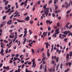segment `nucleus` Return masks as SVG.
Returning a JSON list of instances; mask_svg holds the SVG:
<instances>
[{
	"mask_svg": "<svg viewBox=\"0 0 72 72\" xmlns=\"http://www.w3.org/2000/svg\"><path fill=\"white\" fill-rule=\"evenodd\" d=\"M12 62H13V61L12 60H10L9 63H12Z\"/></svg>",
	"mask_w": 72,
	"mask_h": 72,
	"instance_id": "nucleus-57",
	"label": "nucleus"
},
{
	"mask_svg": "<svg viewBox=\"0 0 72 72\" xmlns=\"http://www.w3.org/2000/svg\"><path fill=\"white\" fill-rule=\"evenodd\" d=\"M43 64H46V62H45V60H44V61H43Z\"/></svg>",
	"mask_w": 72,
	"mask_h": 72,
	"instance_id": "nucleus-53",
	"label": "nucleus"
},
{
	"mask_svg": "<svg viewBox=\"0 0 72 72\" xmlns=\"http://www.w3.org/2000/svg\"><path fill=\"white\" fill-rule=\"evenodd\" d=\"M4 49H3V48H1V51L0 52V54H1L2 55H4Z\"/></svg>",
	"mask_w": 72,
	"mask_h": 72,
	"instance_id": "nucleus-1",
	"label": "nucleus"
},
{
	"mask_svg": "<svg viewBox=\"0 0 72 72\" xmlns=\"http://www.w3.org/2000/svg\"><path fill=\"white\" fill-rule=\"evenodd\" d=\"M24 2H22L20 4V5H21V6H22V5H24Z\"/></svg>",
	"mask_w": 72,
	"mask_h": 72,
	"instance_id": "nucleus-28",
	"label": "nucleus"
},
{
	"mask_svg": "<svg viewBox=\"0 0 72 72\" xmlns=\"http://www.w3.org/2000/svg\"><path fill=\"white\" fill-rule=\"evenodd\" d=\"M59 37H60V39H61V38H62V34H60L59 35Z\"/></svg>",
	"mask_w": 72,
	"mask_h": 72,
	"instance_id": "nucleus-42",
	"label": "nucleus"
},
{
	"mask_svg": "<svg viewBox=\"0 0 72 72\" xmlns=\"http://www.w3.org/2000/svg\"><path fill=\"white\" fill-rule=\"evenodd\" d=\"M14 10H12L10 11L9 12L10 13H12V12H14Z\"/></svg>",
	"mask_w": 72,
	"mask_h": 72,
	"instance_id": "nucleus-59",
	"label": "nucleus"
},
{
	"mask_svg": "<svg viewBox=\"0 0 72 72\" xmlns=\"http://www.w3.org/2000/svg\"><path fill=\"white\" fill-rule=\"evenodd\" d=\"M4 41L5 43H8V41H7L6 40H4Z\"/></svg>",
	"mask_w": 72,
	"mask_h": 72,
	"instance_id": "nucleus-45",
	"label": "nucleus"
},
{
	"mask_svg": "<svg viewBox=\"0 0 72 72\" xmlns=\"http://www.w3.org/2000/svg\"><path fill=\"white\" fill-rule=\"evenodd\" d=\"M45 54H44V53H43L42 57H43V58H44V56H45Z\"/></svg>",
	"mask_w": 72,
	"mask_h": 72,
	"instance_id": "nucleus-49",
	"label": "nucleus"
},
{
	"mask_svg": "<svg viewBox=\"0 0 72 72\" xmlns=\"http://www.w3.org/2000/svg\"><path fill=\"white\" fill-rule=\"evenodd\" d=\"M14 35H13L12 36L11 35H10V39L14 38Z\"/></svg>",
	"mask_w": 72,
	"mask_h": 72,
	"instance_id": "nucleus-14",
	"label": "nucleus"
},
{
	"mask_svg": "<svg viewBox=\"0 0 72 72\" xmlns=\"http://www.w3.org/2000/svg\"><path fill=\"white\" fill-rule=\"evenodd\" d=\"M12 57H14V56H15V54H12Z\"/></svg>",
	"mask_w": 72,
	"mask_h": 72,
	"instance_id": "nucleus-62",
	"label": "nucleus"
},
{
	"mask_svg": "<svg viewBox=\"0 0 72 72\" xmlns=\"http://www.w3.org/2000/svg\"><path fill=\"white\" fill-rule=\"evenodd\" d=\"M30 24H32V23H33V21L32 20H30Z\"/></svg>",
	"mask_w": 72,
	"mask_h": 72,
	"instance_id": "nucleus-39",
	"label": "nucleus"
},
{
	"mask_svg": "<svg viewBox=\"0 0 72 72\" xmlns=\"http://www.w3.org/2000/svg\"><path fill=\"white\" fill-rule=\"evenodd\" d=\"M3 68L4 69H6V67L5 66H3Z\"/></svg>",
	"mask_w": 72,
	"mask_h": 72,
	"instance_id": "nucleus-60",
	"label": "nucleus"
},
{
	"mask_svg": "<svg viewBox=\"0 0 72 72\" xmlns=\"http://www.w3.org/2000/svg\"><path fill=\"white\" fill-rule=\"evenodd\" d=\"M49 43L47 42V43H45V44L46 45V48H49V47L48 46V44Z\"/></svg>",
	"mask_w": 72,
	"mask_h": 72,
	"instance_id": "nucleus-8",
	"label": "nucleus"
},
{
	"mask_svg": "<svg viewBox=\"0 0 72 72\" xmlns=\"http://www.w3.org/2000/svg\"><path fill=\"white\" fill-rule=\"evenodd\" d=\"M69 31H66L65 32H64V33L65 34V35H67V34H68V33H69Z\"/></svg>",
	"mask_w": 72,
	"mask_h": 72,
	"instance_id": "nucleus-5",
	"label": "nucleus"
},
{
	"mask_svg": "<svg viewBox=\"0 0 72 72\" xmlns=\"http://www.w3.org/2000/svg\"><path fill=\"white\" fill-rule=\"evenodd\" d=\"M31 50L33 54V55H35V51H34V50L33 49H32Z\"/></svg>",
	"mask_w": 72,
	"mask_h": 72,
	"instance_id": "nucleus-11",
	"label": "nucleus"
},
{
	"mask_svg": "<svg viewBox=\"0 0 72 72\" xmlns=\"http://www.w3.org/2000/svg\"><path fill=\"white\" fill-rule=\"evenodd\" d=\"M67 40H68V39L67 38H65L64 41H65V42H67Z\"/></svg>",
	"mask_w": 72,
	"mask_h": 72,
	"instance_id": "nucleus-16",
	"label": "nucleus"
},
{
	"mask_svg": "<svg viewBox=\"0 0 72 72\" xmlns=\"http://www.w3.org/2000/svg\"><path fill=\"white\" fill-rule=\"evenodd\" d=\"M13 27H14V25H12L10 27L11 28H13Z\"/></svg>",
	"mask_w": 72,
	"mask_h": 72,
	"instance_id": "nucleus-63",
	"label": "nucleus"
},
{
	"mask_svg": "<svg viewBox=\"0 0 72 72\" xmlns=\"http://www.w3.org/2000/svg\"><path fill=\"white\" fill-rule=\"evenodd\" d=\"M50 10L51 12H53V11H52V9H51V7H50Z\"/></svg>",
	"mask_w": 72,
	"mask_h": 72,
	"instance_id": "nucleus-50",
	"label": "nucleus"
},
{
	"mask_svg": "<svg viewBox=\"0 0 72 72\" xmlns=\"http://www.w3.org/2000/svg\"><path fill=\"white\" fill-rule=\"evenodd\" d=\"M24 21L26 20V21H29L30 20V17L29 16H28L25 19H24Z\"/></svg>",
	"mask_w": 72,
	"mask_h": 72,
	"instance_id": "nucleus-6",
	"label": "nucleus"
},
{
	"mask_svg": "<svg viewBox=\"0 0 72 72\" xmlns=\"http://www.w3.org/2000/svg\"><path fill=\"white\" fill-rule=\"evenodd\" d=\"M6 15L4 16L3 17V20L5 19L6 18Z\"/></svg>",
	"mask_w": 72,
	"mask_h": 72,
	"instance_id": "nucleus-22",
	"label": "nucleus"
},
{
	"mask_svg": "<svg viewBox=\"0 0 72 72\" xmlns=\"http://www.w3.org/2000/svg\"><path fill=\"white\" fill-rule=\"evenodd\" d=\"M51 30V28L50 27V26H49L48 28V31H50Z\"/></svg>",
	"mask_w": 72,
	"mask_h": 72,
	"instance_id": "nucleus-34",
	"label": "nucleus"
},
{
	"mask_svg": "<svg viewBox=\"0 0 72 72\" xmlns=\"http://www.w3.org/2000/svg\"><path fill=\"white\" fill-rule=\"evenodd\" d=\"M5 24H1V26H0V27H2Z\"/></svg>",
	"mask_w": 72,
	"mask_h": 72,
	"instance_id": "nucleus-44",
	"label": "nucleus"
},
{
	"mask_svg": "<svg viewBox=\"0 0 72 72\" xmlns=\"http://www.w3.org/2000/svg\"><path fill=\"white\" fill-rule=\"evenodd\" d=\"M15 5H16V8H18V6L17 5H18V3H15Z\"/></svg>",
	"mask_w": 72,
	"mask_h": 72,
	"instance_id": "nucleus-27",
	"label": "nucleus"
},
{
	"mask_svg": "<svg viewBox=\"0 0 72 72\" xmlns=\"http://www.w3.org/2000/svg\"><path fill=\"white\" fill-rule=\"evenodd\" d=\"M47 56H48V57H50V53H49L48 51L47 52Z\"/></svg>",
	"mask_w": 72,
	"mask_h": 72,
	"instance_id": "nucleus-25",
	"label": "nucleus"
},
{
	"mask_svg": "<svg viewBox=\"0 0 72 72\" xmlns=\"http://www.w3.org/2000/svg\"><path fill=\"white\" fill-rule=\"evenodd\" d=\"M24 39V40L23 42L22 43V44H24V45L25 44V42H26V41L27 40V39L26 38Z\"/></svg>",
	"mask_w": 72,
	"mask_h": 72,
	"instance_id": "nucleus-7",
	"label": "nucleus"
},
{
	"mask_svg": "<svg viewBox=\"0 0 72 72\" xmlns=\"http://www.w3.org/2000/svg\"><path fill=\"white\" fill-rule=\"evenodd\" d=\"M69 24V22H68L67 24L65 26V27H66V28H69V26L68 25Z\"/></svg>",
	"mask_w": 72,
	"mask_h": 72,
	"instance_id": "nucleus-3",
	"label": "nucleus"
},
{
	"mask_svg": "<svg viewBox=\"0 0 72 72\" xmlns=\"http://www.w3.org/2000/svg\"><path fill=\"white\" fill-rule=\"evenodd\" d=\"M52 16L53 17H55V14H54V13H53L52 14Z\"/></svg>",
	"mask_w": 72,
	"mask_h": 72,
	"instance_id": "nucleus-41",
	"label": "nucleus"
},
{
	"mask_svg": "<svg viewBox=\"0 0 72 72\" xmlns=\"http://www.w3.org/2000/svg\"><path fill=\"white\" fill-rule=\"evenodd\" d=\"M12 20H9L7 22V24H12Z\"/></svg>",
	"mask_w": 72,
	"mask_h": 72,
	"instance_id": "nucleus-4",
	"label": "nucleus"
},
{
	"mask_svg": "<svg viewBox=\"0 0 72 72\" xmlns=\"http://www.w3.org/2000/svg\"><path fill=\"white\" fill-rule=\"evenodd\" d=\"M6 70L7 71L8 70H9V69H10V68H9V66H7L6 67Z\"/></svg>",
	"mask_w": 72,
	"mask_h": 72,
	"instance_id": "nucleus-23",
	"label": "nucleus"
},
{
	"mask_svg": "<svg viewBox=\"0 0 72 72\" xmlns=\"http://www.w3.org/2000/svg\"><path fill=\"white\" fill-rule=\"evenodd\" d=\"M47 71V69L46 68V66H45V68L44 69V72H46Z\"/></svg>",
	"mask_w": 72,
	"mask_h": 72,
	"instance_id": "nucleus-24",
	"label": "nucleus"
},
{
	"mask_svg": "<svg viewBox=\"0 0 72 72\" xmlns=\"http://www.w3.org/2000/svg\"><path fill=\"white\" fill-rule=\"evenodd\" d=\"M54 31V29H53L51 31V33H53Z\"/></svg>",
	"mask_w": 72,
	"mask_h": 72,
	"instance_id": "nucleus-61",
	"label": "nucleus"
},
{
	"mask_svg": "<svg viewBox=\"0 0 72 72\" xmlns=\"http://www.w3.org/2000/svg\"><path fill=\"white\" fill-rule=\"evenodd\" d=\"M9 3V1H7L5 2V5H7V4Z\"/></svg>",
	"mask_w": 72,
	"mask_h": 72,
	"instance_id": "nucleus-15",
	"label": "nucleus"
},
{
	"mask_svg": "<svg viewBox=\"0 0 72 72\" xmlns=\"http://www.w3.org/2000/svg\"><path fill=\"white\" fill-rule=\"evenodd\" d=\"M43 66V65H42V64L40 66V69H42V66Z\"/></svg>",
	"mask_w": 72,
	"mask_h": 72,
	"instance_id": "nucleus-36",
	"label": "nucleus"
},
{
	"mask_svg": "<svg viewBox=\"0 0 72 72\" xmlns=\"http://www.w3.org/2000/svg\"><path fill=\"white\" fill-rule=\"evenodd\" d=\"M58 59H59V58L57 57L56 58V61L57 63L58 62Z\"/></svg>",
	"mask_w": 72,
	"mask_h": 72,
	"instance_id": "nucleus-32",
	"label": "nucleus"
},
{
	"mask_svg": "<svg viewBox=\"0 0 72 72\" xmlns=\"http://www.w3.org/2000/svg\"><path fill=\"white\" fill-rule=\"evenodd\" d=\"M60 32H56L54 34H53L52 36V37H54V36L55 35H57V34H58V33H59Z\"/></svg>",
	"mask_w": 72,
	"mask_h": 72,
	"instance_id": "nucleus-10",
	"label": "nucleus"
},
{
	"mask_svg": "<svg viewBox=\"0 0 72 72\" xmlns=\"http://www.w3.org/2000/svg\"><path fill=\"white\" fill-rule=\"evenodd\" d=\"M18 58H15L14 57V59L13 60V61H15V60H16Z\"/></svg>",
	"mask_w": 72,
	"mask_h": 72,
	"instance_id": "nucleus-31",
	"label": "nucleus"
},
{
	"mask_svg": "<svg viewBox=\"0 0 72 72\" xmlns=\"http://www.w3.org/2000/svg\"><path fill=\"white\" fill-rule=\"evenodd\" d=\"M36 64H35V61H34L33 63V65L32 66V67L33 68H35L36 67Z\"/></svg>",
	"mask_w": 72,
	"mask_h": 72,
	"instance_id": "nucleus-2",
	"label": "nucleus"
},
{
	"mask_svg": "<svg viewBox=\"0 0 72 72\" xmlns=\"http://www.w3.org/2000/svg\"><path fill=\"white\" fill-rule=\"evenodd\" d=\"M29 32H30L29 33L30 35H31L32 33V32L30 30H29Z\"/></svg>",
	"mask_w": 72,
	"mask_h": 72,
	"instance_id": "nucleus-33",
	"label": "nucleus"
},
{
	"mask_svg": "<svg viewBox=\"0 0 72 72\" xmlns=\"http://www.w3.org/2000/svg\"><path fill=\"white\" fill-rule=\"evenodd\" d=\"M69 55L70 57H72V54L71 53V52H70L69 53Z\"/></svg>",
	"mask_w": 72,
	"mask_h": 72,
	"instance_id": "nucleus-37",
	"label": "nucleus"
},
{
	"mask_svg": "<svg viewBox=\"0 0 72 72\" xmlns=\"http://www.w3.org/2000/svg\"><path fill=\"white\" fill-rule=\"evenodd\" d=\"M70 35H71V36H72V33H71L70 31H69V34H68V36H70Z\"/></svg>",
	"mask_w": 72,
	"mask_h": 72,
	"instance_id": "nucleus-9",
	"label": "nucleus"
},
{
	"mask_svg": "<svg viewBox=\"0 0 72 72\" xmlns=\"http://www.w3.org/2000/svg\"><path fill=\"white\" fill-rule=\"evenodd\" d=\"M71 10H69L68 11H67V14H68L69 13H70V12H71Z\"/></svg>",
	"mask_w": 72,
	"mask_h": 72,
	"instance_id": "nucleus-21",
	"label": "nucleus"
},
{
	"mask_svg": "<svg viewBox=\"0 0 72 72\" xmlns=\"http://www.w3.org/2000/svg\"><path fill=\"white\" fill-rule=\"evenodd\" d=\"M16 37H15V38L13 40V42H14V44H15V39H16Z\"/></svg>",
	"mask_w": 72,
	"mask_h": 72,
	"instance_id": "nucleus-30",
	"label": "nucleus"
},
{
	"mask_svg": "<svg viewBox=\"0 0 72 72\" xmlns=\"http://www.w3.org/2000/svg\"><path fill=\"white\" fill-rule=\"evenodd\" d=\"M45 10H49V8H46V9H45Z\"/></svg>",
	"mask_w": 72,
	"mask_h": 72,
	"instance_id": "nucleus-56",
	"label": "nucleus"
},
{
	"mask_svg": "<svg viewBox=\"0 0 72 72\" xmlns=\"http://www.w3.org/2000/svg\"><path fill=\"white\" fill-rule=\"evenodd\" d=\"M18 13H17L16 15H15L14 16V17H16L18 15Z\"/></svg>",
	"mask_w": 72,
	"mask_h": 72,
	"instance_id": "nucleus-51",
	"label": "nucleus"
},
{
	"mask_svg": "<svg viewBox=\"0 0 72 72\" xmlns=\"http://www.w3.org/2000/svg\"><path fill=\"white\" fill-rule=\"evenodd\" d=\"M68 64L69 65V67H70L72 65V63L69 62V63H68Z\"/></svg>",
	"mask_w": 72,
	"mask_h": 72,
	"instance_id": "nucleus-26",
	"label": "nucleus"
},
{
	"mask_svg": "<svg viewBox=\"0 0 72 72\" xmlns=\"http://www.w3.org/2000/svg\"><path fill=\"white\" fill-rule=\"evenodd\" d=\"M62 17H58V19H59V20H60V19H61V18Z\"/></svg>",
	"mask_w": 72,
	"mask_h": 72,
	"instance_id": "nucleus-64",
	"label": "nucleus"
},
{
	"mask_svg": "<svg viewBox=\"0 0 72 72\" xmlns=\"http://www.w3.org/2000/svg\"><path fill=\"white\" fill-rule=\"evenodd\" d=\"M26 35H27V34H24L23 36V38H24L26 36Z\"/></svg>",
	"mask_w": 72,
	"mask_h": 72,
	"instance_id": "nucleus-48",
	"label": "nucleus"
},
{
	"mask_svg": "<svg viewBox=\"0 0 72 72\" xmlns=\"http://www.w3.org/2000/svg\"><path fill=\"white\" fill-rule=\"evenodd\" d=\"M52 2V0H50V1H49V5H50V3H51Z\"/></svg>",
	"mask_w": 72,
	"mask_h": 72,
	"instance_id": "nucleus-38",
	"label": "nucleus"
},
{
	"mask_svg": "<svg viewBox=\"0 0 72 72\" xmlns=\"http://www.w3.org/2000/svg\"><path fill=\"white\" fill-rule=\"evenodd\" d=\"M25 66V65H24V64H23L22 65V68H23Z\"/></svg>",
	"mask_w": 72,
	"mask_h": 72,
	"instance_id": "nucleus-52",
	"label": "nucleus"
},
{
	"mask_svg": "<svg viewBox=\"0 0 72 72\" xmlns=\"http://www.w3.org/2000/svg\"><path fill=\"white\" fill-rule=\"evenodd\" d=\"M15 37L17 38V32H15Z\"/></svg>",
	"mask_w": 72,
	"mask_h": 72,
	"instance_id": "nucleus-19",
	"label": "nucleus"
},
{
	"mask_svg": "<svg viewBox=\"0 0 72 72\" xmlns=\"http://www.w3.org/2000/svg\"><path fill=\"white\" fill-rule=\"evenodd\" d=\"M59 28H57L56 30L55 31L56 32H59L58 31H59Z\"/></svg>",
	"mask_w": 72,
	"mask_h": 72,
	"instance_id": "nucleus-35",
	"label": "nucleus"
},
{
	"mask_svg": "<svg viewBox=\"0 0 72 72\" xmlns=\"http://www.w3.org/2000/svg\"><path fill=\"white\" fill-rule=\"evenodd\" d=\"M4 8L6 10H8V7H7V6H5V7H4Z\"/></svg>",
	"mask_w": 72,
	"mask_h": 72,
	"instance_id": "nucleus-54",
	"label": "nucleus"
},
{
	"mask_svg": "<svg viewBox=\"0 0 72 72\" xmlns=\"http://www.w3.org/2000/svg\"><path fill=\"white\" fill-rule=\"evenodd\" d=\"M25 22V21H24L23 20H18V22Z\"/></svg>",
	"mask_w": 72,
	"mask_h": 72,
	"instance_id": "nucleus-17",
	"label": "nucleus"
},
{
	"mask_svg": "<svg viewBox=\"0 0 72 72\" xmlns=\"http://www.w3.org/2000/svg\"><path fill=\"white\" fill-rule=\"evenodd\" d=\"M69 54H67V56L66 58H69Z\"/></svg>",
	"mask_w": 72,
	"mask_h": 72,
	"instance_id": "nucleus-40",
	"label": "nucleus"
},
{
	"mask_svg": "<svg viewBox=\"0 0 72 72\" xmlns=\"http://www.w3.org/2000/svg\"><path fill=\"white\" fill-rule=\"evenodd\" d=\"M57 26L58 27H59V26H60V24L59 22H58L57 23Z\"/></svg>",
	"mask_w": 72,
	"mask_h": 72,
	"instance_id": "nucleus-55",
	"label": "nucleus"
},
{
	"mask_svg": "<svg viewBox=\"0 0 72 72\" xmlns=\"http://www.w3.org/2000/svg\"><path fill=\"white\" fill-rule=\"evenodd\" d=\"M62 66H63V64H60V68L61 69H62V68H63Z\"/></svg>",
	"mask_w": 72,
	"mask_h": 72,
	"instance_id": "nucleus-29",
	"label": "nucleus"
},
{
	"mask_svg": "<svg viewBox=\"0 0 72 72\" xmlns=\"http://www.w3.org/2000/svg\"><path fill=\"white\" fill-rule=\"evenodd\" d=\"M14 16V14H12L10 17V19H11V18H13V17Z\"/></svg>",
	"mask_w": 72,
	"mask_h": 72,
	"instance_id": "nucleus-47",
	"label": "nucleus"
},
{
	"mask_svg": "<svg viewBox=\"0 0 72 72\" xmlns=\"http://www.w3.org/2000/svg\"><path fill=\"white\" fill-rule=\"evenodd\" d=\"M41 3V1H39L38 3H37V4H40V3Z\"/></svg>",
	"mask_w": 72,
	"mask_h": 72,
	"instance_id": "nucleus-46",
	"label": "nucleus"
},
{
	"mask_svg": "<svg viewBox=\"0 0 72 72\" xmlns=\"http://www.w3.org/2000/svg\"><path fill=\"white\" fill-rule=\"evenodd\" d=\"M6 52V54H7L8 53V48H7L6 50H5Z\"/></svg>",
	"mask_w": 72,
	"mask_h": 72,
	"instance_id": "nucleus-18",
	"label": "nucleus"
},
{
	"mask_svg": "<svg viewBox=\"0 0 72 72\" xmlns=\"http://www.w3.org/2000/svg\"><path fill=\"white\" fill-rule=\"evenodd\" d=\"M50 22V20H46V24H48V23H49Z\"/></svg>",
	"mask_w": 72,
	"mask_h": 72,
	"instance_id": "nucleus-20",
	"label": "nucleus"
},
{
	"mask_svg": "<svg viewBox=\"0 0 72 72\" xmlns=\"http://www.w3.org/2000/svg\"><path fill=\"white\" fill-rule=\"evenodd\" d=\"M25 72H32V71H30V70H28L26 68L25 69Z\"/></svg>",
	"mask_w": 72,
	"mask_h": 72,
	"instance_id": "nucleus-13",
	"label": "nucleus"
},
{
	"mask_svg": "<svg viewBox=\"0 0 72 72\" xmlns=\"http://www.w3.org/2000/svg\"><path fill=\"white\" fill-rule=\"evenodd\" d=\"M24 34H27V31H25L24 32Z\"/></svg>",
	"mask_w": 72,
	"mask_h": 72,
	"instance_id": "nucleus-43",
	"label": "nucleus"
},
{
	"mask_svg": "<svg viewBox=\"0 0 72 72\" xmlns=\"http://www.w3.org/2000/svg\"><path fill=\"white\" fill-rule=\"evenodd\" d=\"M46 6H47V4H46L44 5L43 6V9H46Z\"/></svg>",
	"mask_w": 72,
	"mask_h": 72,
	"instance_id": "nucleus-12",
	"label": "nucleus"
},
{
	"mask_svg": "<svg viewBox=\"0 0 72 72\" xmlns=\"http://www.w3.org/2000/svg\"><path fill=\"white\" fill-rule=\"evenodd\" d=\"M72 27V25H71L69 27V29L70 30L71 28Z\"/></svg>",
	"mask_w": 72,
	"mask_h": 72,
	"instance_id": "nucleus-58",
	"label": "nucleus"
}]
</instances>
